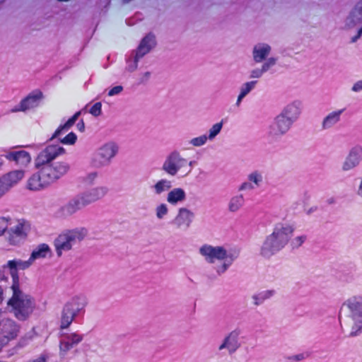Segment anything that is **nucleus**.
<instances>
[{
	"instance_id": "obj_36",
	"label": "nucleus",
	"mask_w": 362,
	"mask_h": 362,
	"mask_svg": "<svg viewBox=\"0 0 362 362\" xmlns=\"http://www.w3.org/2000/svg\"><path fill=\"white\" fill-rule=\"evenodd\" d=\"M169 214V207L165 203H160L155 208V215L158 220H163Z\"/></svg>"
},
{
	"instance_id": "obj_6",
	"label": "nucleus",
	"mask_w": 362,
	"mask_h": 362,
	"mask_svg": "<svg viewBox=\"0 0 362 362\" xmlns=\"http://www.w3.org/2000/svg\"><path fill=\"white\" fill-rule=\"evenodd\" d=\"M192 161H188L177 151L171 152L165 159L162 170L168 175L184 177L192 170Z\"/></svg>"
},
{
	"instance_id": "obj_23",
	"label": "nucleus",
	"mask_w": 362,
	"mask_h": 362,
	"mask_svg": "<svg viewBox=\"0 0 362 362\" xmlns=\"http://www.w3.org/2000/svg\"><path fill=\"white\" fill-rule=\"evenodd\" d=\"M302 102L298 100H293L287 104L280 114L293 124L298 119L302 113Z\"/></svg>"
},
{
	"instance_id": "obj_27",
	"label": "nucleus",
	"mask_w": 362,
	"mask_h": 362,
	"mask_svg": "<svg viewBox=\"0 0 362 362\" xmlns=\"http://www.w3.org/2000/svg\"><path fill=\"white\" fill-rule=\"evenodd\" d=\"M187 194L184 189L175 187L170 189L166 196L167 202L171 205H177L185 202Z\"/></svg>"
},
{
	"instance_id": "obj_31",
	"label": "nucleus",
	"mask_w": 362,
	"mask_h": 362,
	"mask_svg": "<svg viewBox=\"0 0 362 362\" xmlns=\"http://www.w3.org/2000/svg\"><path fill=\"white\" fill-rule=\"evenodd\" d=\"M172 188V182L167 179H160L151 186V189L156 195H160L169 192Z\"/></svg>"
},
{
	"instance_id": "obj_12",
	"label": "nucleus",
	"mask_w": 362,
	"mask_h": 362,
	"mask_svg": "<svg viewBox=\"0 0 362 362\" xmlns=\"http://www.w3.org/2000/svg\"><path fill=\"white\" fill-rule=\"evenodd\" d=\"M348 29L356 30V35L352 37V42H356L362 35V0H360L351 9L345 21Z\"/></svg>"
},
{
	"instance_id": "obj_9",
	"label": "nucleus",
	"mask_w": 362,
	"mask_h": 362,
	"mask_svg": "<svg viewBox=\"0 0 362 362\" xmlns=\"http://www.w3.org/2000/svg\"><path fill=\"white\" fill-rule=\"evenodd\" d=\"M86 300L83 296L78 295L73 297L65 305L62 317V327H67L84 309Z\"/></svg>"
},
{
	"instance_id": "obj_52",
	"label": "nucleus",
	"mask_w": 362,
	"mask_h": 362,
	"mask_svg": "<svg viewBox=\"0 0 362 362\" xmlns=\"http://www.w3.org/2000/svg\"><path fill=\"white\" fill-rule=\"evenodd\" d=\"M78 126V130L81 132H83L85 129V125H84V123L83 122H81V123H78L77 124Z\"/></svg>"
},
{
	"instance_id": "obj_22",
	"label": "nucleus",
	"mask_w": 362,
	"mask_h": 362,
	"mask_svg": "<svg viewBox=\"0 0 362 362\" xmlns=\"http://www.w3.org/2000/svg\"><path fill=\"white\" fill-rule=\"evenodd\" d=\"M25 173L26 172L24 169H16L4 174L0 177V180L8 191H9L24 179Z\"/></svg>"
},
{
	"instance_id": "obj_16",
	"label": "nucleus",
	"mask_w": 362,
	"mask_h": 362,
	"mask_svg": "<svg viewBox=\"0 0 362 362\" xmlns=\"http://www.w3.org/2000/svg\"><path fill=\"white\" fill-rule=\"evenodd\" d=\"M6 158L13 161L19 166L20 169L28 168L32 162V157L29 152L22 149H11L6 151Z\"/></svg>"
},
{
	"instance_id": "obj_18",
	"label": "nucleus",
	"mask_w": 362,
	"mask_h": 362,
	"mask_svg": "<svg viewBox=\"0 0 362 362\" xmlns=\"http://www.w3.org/2000/svg\"><path fill=\"white\" fill-rule=\"evenodd\" d=\"M241 331L235 329L231 331L223 340L218 347L219 351L227 349L229 354H233L241 346Z\"/></svg>"
},
{
	"instance_id": "obj_50",
	"label": "nucleus",
	"mask_w": 362,
	"mask_h": 362,
	"mask_svg": "<svg viewBox=\"0 0 362 362\" xmlns=\"http://www.w3.org/2000/svg\"><path fill=\"white\" fill-rule=\"evenodd\" d=\"M252 300H254V304L255 305H259L264 301L263 299L260 298V293L253 296Z\"/></svg>"
},
{
	"instance_id": "obj_44",
	"label": "nucleus",
	"mask_w": 362,
	"mask_h": 362,
	"mask_svg": "<svg viewBox=\"0 0 362 362\" xmlns=\"http://www.w3.org/2000/svg\"><path fill=\"white\" fill-rule=\"evenodd\" d=\"M275 291L274 290H266L260 293V298L263 299L264 301L265 300L269 299L272 297H273L275 295Z\"/></svg>"
},
{
	"instance_id": "obj_43",
	"label": "nucleus",
	"mask_w": 362,
	"mask_h": 362,
	"mask_svg": "<svg viewBox=\"0 0 362 362\" xmlns=\"http://www.w3.org/2000/svg\"><path fill=\"white\" fill-rule=\"evenodd\" d=\"M101 107H102L101 103H96L90 107V109L89 110V112L92 115H93L95 117H98V116L100 115V114H101V112H102Z\"/></svg>"
},
{
	"instance_id": "obj_26",
	"label": "nucleus",
	"mask_w": 362,
	"mask_h": 362,
	"mask_svg": "<svg viewBox=\"0 0 362 362\" xmlns=\"http://www.w3.org/2000/svg\"><path fill=\"white\" fill-rule=\"evenodd\" d=\"M342 110H335L327 114L322 120L320 127L322 131L333 129L341 120Z\"/></svg>"
},
{
	"instance_id": "obj_42",
	"label": "nucleus",
	"mask_w": 362,
	"mask_h": 362,
	"mask_svg": "<svg viewBox=\"0 0 362 362\" xmlns=\"http://www.w3.org/2000/svg\"><path fill=\"white\" fill-rule=\"evenodd\" d=\"M76 135L74 133L71 132L61 140V143L64 144L73 145L76 143Z\"/></svg>"
},
{
	"instance_id": "obj_33",
	"label": "nucleus",
	"mask_w": 362,
	"mask_h": 362,
	"mask_svg": "<svg viewBox=\"0 0 362 362\" xmlns=\"http://www.w3.org/2000/svg\"><path fill=\"white\" fill-rule=\"evenodd\" d=\"M257 81H251L248 82L244 83L240 90V93L238 96L237 101H236V105L239 106L241 103L243 99L246 97V95L252 91L255 86H256Z\"/></svg>"
},
{
	"instance_id": "obj_24",
	"label": "nucleus",
	"mask_w": 362,
	"mask_h": 362,
	"mask_svg": "<svg viewBox=\"0 0 362 362\" xmlns=\"http://www.w3.org/2000/svg\"><path fill=\"white\" fill-rule=\"evenodd\" d=\"M193 218V212L187 208H180L173 221V224L177 228L187 229L190 226Z\"/></svg>"
},
{
	"instance_id": "obj_3",
	"label": "nucleus",
	"mask_w": 362,
	"mask_h": 362,
	"mask_svg": "<svg viewBox=\"0 0 362 362\" xmlns=\"http://www.w3.org/2000/svg\"><path fill=\"white\" fill-rule=\"evenodd\" d=\"M294 227L287 222H281L275 225L272 233L264 240L261 247L260 255L264 257H270L282 250L289 242Z\"/></svg>"
},
{
	"instance_id": "obj_30",
	"label": "nucleus",
	"mask_w": 362,
	"mask_h": 362,
	"mask_svg": "<svg viewBox=\"0 0 362 362\" xmlns=\"http://www.w3.org/2000/svg\"><path fill=\"white\" fill-rule=\"evenodd\" d=\"M276 63V59H269L266 63H263L260 68L254 69L250 71V77L251 78H259L263 74L267 72Z\"/></svg>"
},
{
	"instance_id": "obj_40",
	"label": "nucleus",
	"mask_w": 362,
	"mask_h": 362,
	"mask_svg": "<svg viewBox=\"0 0 362 362\" xmlns=\"http://www.w3.org/2000/svg\"><path fill=\"white\" fill-rule=\"evenodd\" d=\"M207 140L206 135L204 134L192 139L189 143L194 147H201L206 144Z\"/></svg>"
},
{
	"instance_id": "obj_34",
	"label": "nucleus",
	"mask_w": 362,
	"mask_h": 362,
	"mask_svg": "<svg viewBox=\"0 0 362 362\" xmlns=\"http://www.w3.org/2000/svg\"><path fill=\"white\" fill-rule=\"evenodd\" d=\"M79 115H80V112H76L63 126L59 127L54 132L52 139L58 137L64 131H67L76 122Z\"/></svg>"
},
{
	"instance_id": "obj_29",
	"label": "nucleus",
	"mask_w": 362,
	"mask_h": 362,
	"mask_svg": "<svg viewBox=\"0 0 362 362\" xmlns=\"http://www.w3.org/2000/svg\"><path fill=\"white\" fill-rule=\"evenodd\" d=\"M81 340L82 337L76 333L63 336L60 345L61 352L66 353L74 345L78 344Z\"/></svg>"
},
{
	"instance_id": "obj_20",
	"label": "nucleus",
	"mask_w": 362,
	"mask_h": 362,
	"mask_svg": "<svg viewBox=\"0 0 362 362\" xmlns=\"http://www.w3.org/2000/svg\"><path fill=\"white\" fill-rule=\"evenodd\" d=\"M42 98L41 92H35L30 94L21 103L11 110V112H26L32 108L38 106L40 100Z\"/></svg>"
},
{
	"instance_id": "obj_53",
	"label": "nucleus",
	"mask_w": 362,
	"mask_h": 362,
	"mask_svg": "<svg viewBox=\"0 0 362 362\" xmlns=\"http://www.w3.org/2000/svg\"><path fill=\"white\" fill-rule=\"evenodd\" d=\"M4 165V160L2 158L0 157V168Z\"/></svg>"
},
{
	"instance_id": "obj_2",
	"label": "nucleus",
	"mask_w": 362,
	"mask_h": 362,
	"mask_svg": "<svg viewBox=\"0 0 362 362\" xmlns=\"http://www.w3.org/2000/svg\"><path fill=\"white\" fill-rule=\"evenodd\" d=\"M339 320L343 332L349 337L362 333V296H352L344 302Z\"/></svg>"
},
{
	"instance_id": "obj_19",
	"label": "nucleus",
	"mask_w": 362,
	"mask_h": 362,
	"mask_svg": "<svg viewBox=\"0 0 362 362\" xmlns=\"http://www.w3.org/2000/svg\"><path fill=\"white\" fill-rule=\"evenodd\" d=\"M272 47L269 45L260 42L256 44L252 49V59L255 63H266L269 59H276L275 57H270Z\"/></svg>"
},
{
	"instance_id": "obj_47",
	"label": "nucleus",
	"mask_w": 362,
	"mask_h": 362,
	"mask_svg": "<svg viewBox=\"0 0 362 362\" xmlns=\"http://www.w3.org/2000/svg\"><path fill=\"white\" fill-rule=\"evenodd\" d=\"M122 90H123V87L122 86H115L108 91V95L109 96L117 95L120 94Z\"/></svg>"
},
{
	"instance_id": "obj_48",
	"label": "nucleus",
	"mask_w": 362,
	"mask_h": 362,
	"mask_svg": "<svg viewBox=\"0 0 362 362\" xmlns=\"http://www.w3.org/2000/svg\"><path fill=\"white\" fill-rule=\"evenodd\" d=\"M255 189H256L255 187L250 181L242 183V185L239 187L240 191H244L247 189L252 190Z\"/></svg>"
},
{
	"instance_id": "obj_10",
	"label": "nucleus",
	"mask_w": 362,
	"mask_h": 362,
	"mask_svg": "<svg viewBox=\"0 0 362 362\" xmlns=\"http://www.w3.org/2000/svg\"><path fill=\"white\" fill-rule=\"evenodd\" d=\"M28 226L23 221H9L7 230V241L11 245H19L27 235Z\"/></svg>"
},
{
	"instance_id": "obj_28",
	"label": "nucleus",
	"mask_w": 362,
	"mask_h": 362,
	"mask_svg": "<svg viewBox=\"0 0 362 362\" xmlns=\"http://www.w3.org/2000/svg\"><path fill=\"white\" fill-rule=\"evenodd\" d=\"M52 255L50 247L46 244H40L33 250L30 258L34 264L36 260L49 258Z\"/></svg>"
},
{
	"instance_id": "obj_46",
	"label": "nucleus",
	"mask_w": 362,
	"mask_h": 362,
	"mask_svg": "<svg viewBox=\"0 0 362 362\" xmlns=\"http://www.w3.org/2000/svg\"><path fill=\"white\" fill-rule=\"evenodd\" d=\"M8 220L4 218H0V236H1L8 228Z\"/></svg>"
},
{
	"instance_id": "obj_5",
	"label": "nucleus",
	"mask_w": 362,
	"mask_h": 362,
	"mask_svg": "<svg viewBox=\"0 0 362 362\" xmlns=\"http://www.w3.org/2000/svg\"><path fill=\"white\" fill-rule=\"evenodd\" d=\"M199 253L209 264L218 266V273L225 272L236 258V255L220 245H204L199 248Z\"/></svg>"
},
{
	"instance_id": "obj_25",
	"label": "nucleus",
	"mask_w": 362,
	"mask_h": 362,
	"mask_svg": "<svg viewBox=\"0 0 362 362\" xmlns=\"http://www.w3.org/2000/svg\"><path fill=\"white\" fill-rule=\"evenodd\" d=\"M156 45V37L151 33L145 35L141 40L140 44L136 49L134 51L137 54L138 57H143L147 53L150 52Z\"/></svg>"
},
{
	"instance_id": "obj_4",
	"label": "nucleus",
	"mask_w": 362,
	"mask_h": 362,
	"mask_svg": "<svg viewBox=\"0 0 362 362\" xmlns=\"http://www.w3.org/2000/svg\"><path fill=\"white\" fill-rule=\"evenodd\" d=\"M11 289L12 296L7 302L8 308L17 320L25 321L35 310V300L33 296L23 291L20 285H11Z\"/></svg>"
},
{
	"instance_id": "obj_1",
	"label": "nucleus",
	"mask_w": 362,
	"mask_h": 362,
	"mask_svg": "<svg viewBox=\"0 0 362 362\" xmlns=\"http://www.w3.org/2000/svg\"><path fill=\"white\" fill-rule=\"evenodd\" d=\"M64 153V148L59 145H49L40 151L34 161L36 171L27 178L25 189L30 192H40L65 175L70 170V165L66 161L53 162Z\"/></svg>"
},
{
	"instance_id": "obj_41",
	"label": "nucleus",
	"mask_w": 362,
	"mask_h": 362,
	"mask_svg": "<svg viewBox=\"0 0 362 362\" xmlns=\"http://www.w3.org/2000/svg\"><path fill=\"white\" fill-rule=\"evenodd\" d=\"M307 237L305 235H298L291 241V245L293 248L300 247L306 240Z\"/></svg>"
},
{
	"instance_id": "obj_14",
	"label": "nucleus",
	"mask_w": 362,
	"mask_h": 362,
	"mask_svg": "<svg viewBox=\"0 0 362 362\" xmlns=\"http://www.w3.org/2000/svg\"><path fill=\"white\" fill-rule=\"evenodd\" d=\"M292 124L290 121L279 113L269 126L267 134L272 139L281 138L288 132Z\"/></svg>"
},
{
	"instance_id": "obj_8",
	"label": "nucleus",
	"mask_w": 362,
	"mask_h": 362,
	"mask_svg": "<svg viewBox=\"0 0 362 362\" xmlns=\"http://www.w3.org/2000/svg\"><path fill=\"white\" fill-rule=\"evenodd\" d=\"M88 235L85 228H77L61 233L55 240V246L59 254L62 251H69L74 244L81 241Z\"/></svg>"
},
{
	"instance_id": "obj_37",
	"label": "nucleus",
	"mask_w": 362,
	"mask_h": 362,
	"mask_svg": "<svg viewBox=\"0 0 362 362\" xmlns=\"http://www.w3.org/2000/svg\"><path fill=\"white\" fill-rule=\"evenodd\" d=\"M223 127L222 122H218L214 124L209 129V134L206 135V138L208 140L212 141L215 139L216 136L221 132Z\"/></svg>"
},
{
	"instance_id": "obj_55",
	"label": "nucleus",
	"mask_w": 362,
	"mask_h": 362,
	"mask_svg": "<svg viewBox=\"0 0 362 362\" xmlns=\"http://www.w3.org/2000/svg\"><path fill=\"white\" fill-rule=\"evenodd\" d=\"M4 0H0V3H2L4 2Z\"/></svg>"
},
{
	"instance_id": "obj_17",
	"label": "nucleus",
	"mask_w": 362,
	"mask_h": 362,
	"mask_svg": "<svg viewBox=\"0 0 362 362\" xmlns=\"http://www.w3.org/2000/svg\"><path fill=\"white\" fill-rule=\"evenodd\" d=\"M83 206L82 197L81 196L75 197L59 208L56 214L59 218H66L75 214Z\"/></svg>"
},
{
	"instance_id": "obj_54",
	"label": "nucleus",
	"mask_w": 362,
	"mask_h": 362,
	"mask_svg": "<svg viewBox=\"0 0 362 362\" xmlns=\"http://www.w3.org/2000/svg\"><path fill=\"white\" fill-rule=\"evenodd\" d=\"M144 76L146 78H148L149 76V73L148 72L145 73Z\"/></svg>"
},
{
	"instance_id": "obj_35",
	"label": "nucleus",
	"mask_w": 362,
	"mask_h": 362,
	"mask_svg": "<svg viewBox=\"0 0 362 362\" xmlns=\"http://www.w3.org/2000/svg\"><path fill=\"white\" fill-rule=\"evenodd\" d=\"M247 180L253 184L255 188H259L263 182L262 173L258 170L252 171L248 175Z\"/></svg>"
},
{
	"instance_id": "obj_49",
	"label": "nucleus",
	"mask_w": 362,
	"mask_h": 362,
	"mask_svg": "<svg viewBox=\"0 0 362 362\" xmlns=\"http://www.w3.org/2000/svg\"><path fill=\"white\" fill-rule=\"evenodd\" d=\"M351 90L352 91L354 92H360L362 90V81H357L356 83H355L352 88H351Z\"/></svg>"
},
{
	"instance_id": "obj_38",
	"label": "nucleus",
	"mask_w": 362,
	"mask_h": 362,
	"mask_svg": "<svg viewBox=\"0 0 362 362\" xmlns=\"http://www.w3.org/2000/svg\"><path fill=\"white\" fill-rule=\"evenodd\" d=\"M141 57H138L137 54L132 52V57H130L127 62V70L129 72L134 71L138 66V62Z\"/></svg>"
},
{
	"instance_id": "obj_45",
	"label": "nucleus",
	"mask_w": 362,
	"mask_h": 362,
	"mask_svg": "<svg viewBox=\"0 0 362 362\" xmlns=\"http://www.w3.org/2000/svg\"><path fill=\"white\" fill-rule=\"evenodd\" d=\"M7 278L4 277L0 279V303H2L4 300V291L7 287L6 285Z\"/></svg>"
},
{
	"instance_id": "obj_39",
	"label": "nucleus",
	"mask_w": 362,
	"mask_h": 362,
	"mask_svg": "<svg viewBox=\"0 0 362 362\" xmlns=\"http://www.w3.org/2000/svg\"><path fill=\"white\" fill-rule=\"evenodd\" d=\"M98 177V173L95 171L89 172L82 177V181L87 185H93Z\"/></svg>"
},
{
	"instance_id": "obj_51",
	"label": "nucleus",
	"mask_w": 362,
	"mask_h": 362,
	"mask_svg": "<svg viewBox=\"0 0 362 362\" xmlns=\"http://www.w3.org/2000/svg\"><path fill=\"white\" fill-rule=\"evenodd\" d=\"M357 194L360 197H362V177H361L360 182L358 187Z\"/></svg>"
},
{
	"instance_id": "obj_21",
	"label": "nucleus",
	"mask_w": 362,
	"mask_h": 362,
	"mask_svg": "<svg viewBox=\"0 0 362 362\" xmlns=\"http://www.w3.org/2000/svg\"><path fill=\"white\" fill-rule=\"evenodd\" d=\"M107 187L104 185H98L89 189L81 195L83 205L87 206L102 199L107 194Z\"/></svg>"
},
{
	"instance_id": "obj_13",
	"label": "nucleus",
	"mask_w": 362,
	"mask_h": 362,
	"mask_svg": "<svg viewBox=\"0 0 362 362\" xmlns=\"http://www.w3.org/2000/svg\"><path fill=\"white\" fill-rule=\"evenodd\" d=\"M362 163V146H353L341 165L342 173H347L357 168Z\"/></svg>"
},
{
	"instance_id": "obj_11",
	"label": "nucleus",
	"mask_w": 362,
	"mask_h": 362,
	"mask_svg": "<svg viewBox=\"0 0 362 362\" xmlns=\"http://www.w3.org/2000/svg\"><path fill=\"white\" fill-rule=\"evenodd\" d=\"M21 326L10 318L1 319L0 323V350L11 340L16 339L20 332Z\"/></svg>"
},
{
	"instance_id": "obj_7",
	"label": "nucleus",
	"mask_w": 362,
	"mask_h": 362,
	"mask_svg": "<svg viewBox=\"0 0 362 362\" xmlns=\"http://www.w3.org/2000/svg\"><path fill=\"white\" fill-rule=\"evenodd\" d=\"M118 146L113 141H109L99 146L90 159V164L95 168L108 166L118 152Z\"/></svg>"
},
{
	"instance_id": "obj_32",
	"label": "nucleus",
	"mask_w": 362,
	"mask_h": 362,
	"mask_svg": "<svg viewBox=\"0 0 362 362\" xmlns=\"http://www.w3.org/2000/svg\"><path fill=\"white\" fill-rule=\"evenodd\" d=\"M245 199L242 194L232 197L228 204V209L233 213L238 211L244 205Z\"/></svg>"
},
{
	"instance_id": "obj_15",
	"label": "nucleus",
	"mask_w": 362,
	"mask_h": 362,
	"mask_svg": "<svg viewBox=\"0 0 362 362\" xmlns=\"http://www.w3.org/2000/svg\"><path fill=\"white\" fill-rule=\"evenodd\" d=\"M33 264L30 258L28 260H23L21 259L9 260L6 264L4 265V269H8L12 278L11 285H20L18 270H25L29 269Z\"/></svg>"
}]
</instances>
